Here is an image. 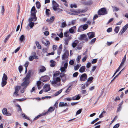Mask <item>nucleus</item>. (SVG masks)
Instances as JSON below:
<instances>
[{"instance_id":"15","label":"nucleus","mask_w":128,"mask_h":128,"mask_svg":"<svg viewBox=\"0 0 128 128\" xmlns=\"http://www.w3.org/2000/svg\"><path fill=\"white\" fill-rule=\"evenodd\" d=\"M80 98L79 94H78L72 97V100H78L80 99Z\"/></svg>"},{"instance_id":"34","label":"nucleus","mask_w":128,"mask_h":128,"mask_svg":"<svg viewBox=\"0 0 128 128\" xmlns=\"http://www.w3.org/2000/svg\"><path fill=\"white\" fill-rule=\"evenodd\" d=\"M83 27V29L84 30H86L88 28V26L87 24H84V25H82Z\"/></svg>"},{"instance_id":"41","label":"nucleus","mask_w":128,"mask_h":128,"mask_svg":"<svg viewBox=\"0 0 128 128\" xmlns=\"http://www.w3.org/2000/svg\"><path fill=\"white\" fill-rule=\"evenodd\" d=\"M126 30H125L124 29L122 28L120 31L119 32V34L120 35H122V34L126 31Z\"/></svg>"},{"instance_id":"59","label":"nucleus","mask_w":128,"mask_h":128,"mask_svg":"<svg viewBox=\"0 0 128 128\" xmlns=\"http://www.w3.org/2000/svg\"><path fill=\"white\" fill-rule=\"evenodd\" d=\"M54 16H53L50 18V19H49V20H50V22H52L54 20Z\"/></svg>"},{"instance_id":"50","label":"nucleus","mask_w":128,"mask_h":128,"mask_svg":"<svg viewBox=\"0 0 128 128\" xmlns=\"http://www.w3.org/2000/svg\"><path fill=\"white\" fill-rule=\"evenodd\" d=\"M91 64L90 62H88L87 63L86 67L87 68H90L91 66Z\"/></svg>"},{"instance_id":"18","label":"nucleus","mask_w":128,"mask_h":128,"mask_svg":"<svg viewBox=\"0 0 128 128\" xmlns=\"http://www.w3.org/2000/svg\"><path fill=\"white\" fill-rule=\"evenodd\" d=\"M88 10V8L87 7H86L84 8L82 10L79 9L78 11L80 13H84L86 12L87 10Z\"/></svg>"},{"instance_id":"42","label":"nucleus","mask_w":128,"mask_h":128,"mask_svg":"<svg viewBox=\"0 0 128 128\" xmlns=\"http://www.w3.org/2000/svg\"><path fill=\"white\" fill-rule=\"evenodd\" d=\"M4 6H2V10L1 11V13L2 14H4Z\"/></svg>"},{"instance_id":"6","label":"nucleus","mask_w":128,"mask_h":128,"mask_svg":"<svg viewBox=\"0 0 128 128\" xmlns=\"http://www.w3.org/2000/svg\"><path fill=\"white\" fill-rule=\"evenodd\" d=\"M87 78L86 74L84 73L81 76L80 78V80L81 81H84L86 80Z\"/></svg>"},{"instance_id":"53","label":"nucleus","mask_w":128,"mask_h":128,"mask_svg":"<svg viewBox=\"0 0 128 128\" xmlns=\"http://www.w3.org/2000/svg\"><path fill=\"white\" fill-rule=\"evenodd\" d=\"M99 120V118H97L96 119L93 121L92 122H91V124H94V123L96 122H97V121H98Z\"/></svg>"},{"instance_id":"3","label":"nucleus","mask_w":128,"mask_h":128,"mask_svg":"<svg viewBox=\"0 0 128 128\" xmlns=\"http://www.w3.org/2000/svg\"><path fill=\"white\" fill-rule=\"evenodd\" d=\"M21 87L20 86H17L15 88V91L14 92L13 96L14 97H17L19 95L18 93L19 90L21 88Z\"/></svg>"},{"instance_id":"38","label":"nucleus","mask_w":128,"mask_h":128,"mask_svg":"<svg viewBox=\"0 0 128 128\" xmlns=\"http://www.w3.org/2000/svg\"><path fill=\"white\" fill-rule=\"evenodd\" d=\"M66 26V22H62V24L61 27L64 28Z\"/></svg>"},{"instance_id":"14","label":"nucleus","mask_w":128,"mask_h":128,"mask_svg":"<svg viewBox=\"0 0 128 128\" xmlns=\"http://www.w3.org/2000/svg\"><path fill=\"white\" fill-rule=\"evenodd\" d=\"M36 12L37 10L36 9L35 6H33L31 10V14H36Z\"/></svg>"},{"instance_id":"46","label":"nucleus","mask_w":128,"mask_h":128,"mask_svg":"<svg viewBox=\"0 0 128 128\" xmlns=\"http://www.w3.org/2000/svg\"><path fill=\"white\" fill-rule=\"evenodd\" d=\"M41 82L40 81H38L37 82V84L38 86V89H40L39 86H40L41 84Z\"/></svg>"},{"instance_id":"9","label":"nucleus","mask_w":128,"mask_h":128,"mask_svg":"<svg viewBox=\"0 0 128 128\" xmlns=\"http://www.w3.org/2000/svg\"><path fill=\"white\" fill-rule=\"evenodd\" d=\"M60 77L61 78L62 82H64L66 81V78L65 76V74L64 73H60Z\"/></svg>"},{"instance_id":"17","label":"nucleus","mask_w":128,"mask_h":128,"mask_svg":"<svg viewBox=\"0 0 128 128\" xmlns=\"http://www.w3.org/2000/svg\"><path fill=\"white\" fill-rule=\"evenodd\" d=\"M86 67L85 66H83L80 68L79 71L81 72H85L86 69Z\"/></svg>"},{"instance_id":"16","label":"nucleus","mask_w":128,"mask_h":128,"mask_svg":"<svg viewBox=\"0 0 128 128\" xmlns=\"http://www.w3.org/2000/svg\"><path fill=\"white\" fill-rule=\"evenodd\" d=\"M79 41L78 40H76L72 44V46L73 48H74L77 46L79 43Z\"/></svg>"},{"instance_id":"54","label":"nucleus","mask_w":128,"mask_h":128,"mask_svg":"<svg viewBox=\"0 0 128 128\" xmlns=\"http://www.w3.org/2000/svg\"><path fill=\"white\" fill-rule=\"evenodd\" d=\"M94 79V78L92 77H90L87 80V82L91 81L92 80Z\"/></svg>"},{"instance_id":"35","label":"nucleus","mask_w":128,"mask_h":128,"mask_svg":"<svg viewBox=\"0 0 128 128\" xmlns=\"http://www.w3.org/2000/svg\"><path fill=\"white\" fill-rule=\"evenodd\" d=\"M119 29V27L118 26H117L115 28L114 30V31L116 33H117L118 32Z\"/></svg>"},{"instance_id":"64","label":"nucleus","mask_w":128,"mask_h":128,"mask_svg":"<svg viewBox=\"0 0 128 128\" xmlns=\"http://www.w3.org/2000/svg\"><path fill=\"white\" fill-rule=\"evenodd\" d=\"M119 126L120 125L119 124H116L114 126L113 128H118L119 127Z\"/></svg>"},{"instance_id":"5","label":"nucleus","mask_w":128,"mask_h":128,"mask_svg":"<svg viewBox=\"0 0 128 128\" xmlns=\"http://www.w3.org/2000/svg\"><path fill=\"white\" fill-rule=\"evenodd\" d=\"M79 39L80 40H84L86 42H87L88 40V37L85 34H81Z\"/></svg>"},{"instance_id":"39","label":"nucleus","mask_w":128,"mask_h":128,"mask_svg":"<svg viewBox=\"0 0 128 128\" xmlns=\"http://www.w3.org/2000/svg\"><path fill=\"white\" fill-rule=\"evenodd\" d=\"M72 88V87H71V86H69L66 90L65 92H66L67 93L69 92L71 90Z\"/></svg>"},{"instance_id":"25","label":"nucleus","mask_w":128,"mask_h":128,"mask_svg":"<svg viewBox=\"0 0 128 128\" xmlns=\"http://www.w3.org/2000/svg\"><path fill=\"white\" fill-rule=\"evenodd\" d=\"M68 58V56L67 55V54L66 53H65L62 55V59L63 60H64L66 58Z\"/></svg>"},{"instance_id":"4","label":"nucleus","mask_w":128,"mask_h":128,"mask_svg":"<svg viewBox=\"0 0 128 128\" xmlns=\"http://www.w3.org/2000/svg\"><path fill=\"white\" fill-rule=\"evenodd\" d=\"M52 4L53 8L54 11H56L58 10H60L58 7L59 5L54 0L52 1Z\"/></svg>"},{"instance_id":"19","label":"nucleus","mask_w":128,"mask_h":128,"mask_svg":"<svg viewBox=\"0 0 128 128\" xmlns=\"http://www.w3.org/2000/svg\"><path fill=\"white\" fill-rule=\"evenodd\" d=\"M51 64H50V66L51 67H54L56 64V62L53 60H51L50 61Z\"/></svg>"},{"instance_id":"29","label":"nucleus","mask_w":128,"mask_h":128,"mask_svg":"<svg viewBox=\"0 0 128 128\" xmlns=\"http://www.w3.org/2000/svg\"><path fill=\"white\" fill-rule=\"evenodd\" d=\"M34 22H30V21H29V25L30 28H33L34 26Z\"/></svg>"},{"instance_id":"60","label":"nucleus","mask_w":128,"mask_h":128,"mask_svg":"<svg viewBox=\"0 0 128 128\" xmlns=\"http://www.w3.org/2000/svg\"><path fill=\"white\" fill-rule=\"evenodd\" d=\"M34 59V56H30L29 58L30 60L32 61Z\"/></svg>"},{"instance_id":"28","label":"nucleus","mask_w":128,"mask_h":128,"mask_svg":"<svg viewBox=\"0 0 128 128\" xmlns=\"http://www.w3.org/2000/svg\"><path fill=\"white\" fill-rule=\"evenodd\" d=\"M36 7L38 8H40V2H37L36 3Z\"/></svg>"},{"instance_id":"40","label":"nucleus","mask_w":128,"mask_h":128,"mask_svg":"<svg viewBox=\"0 0 128 128\" xmlns=\"http://www.w3.org/2000/svg\"><path fill=\"white\" fill-rule=\"evenodd\" d=\"M82 110V108H81L78 110L76 113V115L80 114L81 113Z\"/></svg>"},{"instance_id":"43","label":"nucleus","mask_w":128,"mask_h":128,"mask_svg":"<svg viewBox=\"0 0 128 128\" xmlns=\"http://www.w3.org/2000/svg\"><path fill=\"white\" fill-rule=\"evenodd\" d=\"M79 12L78 10V11H75L74 12V13H72V15H78L79 13H80Z\"/></svg>"},{"instance_id":"1","label":"nucleus","mask_w":128,"mask_h":128,"mask_svg":"<svg viewBox=\"0 0 128 128\" xmlns=\"http://www.w3.org/2000/svg\"><path fill=\"white\" fill-rule=\"evenodd\" d=\"M31 70H29L27 73L26 77L24 78V89L29 84V80L30 78L31 74Z\"/></svg>"},{"instance_id":"27","label":"nucleus","mask_w":128,"mask_h":128,"mask_svg":"<svg viewBox=\"0 0 128 128\" xmlns=\"http://www.w3.org/2000/svg\"><path fill=\"white\" fill-rule=\"evenodd\" d=\"M24 100V98H22V99H14L13 100V102L14 103H15V102H16V101H19L20 102H21L22 101Z\"/></svg>"},{"instance_id":"44","label":"nucleus","mask_w":128,"mask_h":128,"mask_svg":"<svg viewBox=\"0 0 128 128\" xmlns=\"http://www.w3.org/2000/svg\"><path fill=\"white\" fill-rule=\"evenodd\" d=\"M18 68L20 72L21 73L23 70V67L22 66H19Z\"/></svg>"},{"instance_id":"11","label":"nucleus","mask_w":128,"mask_h":128,"mask_svg":"<svg viewBox=\"0 0 128 128\" xmlns=\"http://www.w3.org/2000/svg\"><path fill=\"white\" fill-rule=\"evenodd\" d=\"M2 112L3 114L4 115L9 116H10L11 115V114L10 113H8V112L7 109L6 108H4L3 109Z\"/></svg>"},{"instance_id":"22","label":"nucleus","mask_w":128,"mask_h":128,"mask_svg":"<svg viewBox=\"0 0 128 128\" xmlns=\"http://www.w3.org/2000/svg\"><path fill=\"white\" fill-rule=\"evenodd\" d=\"M76 26H74L70 28L69 30L70 32L71 33H73L74 32V29H76Z\"/></svg>"},{"instance_id":"32","label":"nucleus","mask_w":128,"mask_h":128,"mask_svg":"<svg viewBox=\"0 0 128 128\" xmlns=\"http://www.w3.org/2000/svg\"><path fill=\"white\" fill-rule=\"evenodd\" d=\"M36 44L38 48L39 49H40L41 48V46L39 44V42L38 41L36 42Z\"/></svg>"},{"instance_id":"13","label":"nucleus","mask_w":128,"mask_h":128,"mask_svg":"<svg viewBox=\"0 0 128 128\" xmlns=\"http://www.w3.org/2000/svg\"><path fill=\"white\" fill-rule=\"evenodd\" d=\"M14 104L16 107H18L17 108V109L18 111L19 112L20 111V112H22V111L20 106L18 104L16 103H14Z\"/></svg>"},{"instance_id":"33","label":"nucleus","mask_w":128,"mask_h":128,"mask_svg":"<svg viewBox=\"0 0 128 128\" xmlns=\"http://www.w3.org/2000/svg\"><path fill=\"white\" fill-rule=\"evenodd\" d=\"M62 89L59 91L56 92L54 94L55 96H56L60 93L62 91Z\"/></svg>"},{"instance_id":"7","label":"nucleus","mask_w":128,"mask_h":128,"mask_svg":"<svg viewBox=\"0 0 128 128\" xmlns=\"http://www.w3.org/2000/svg\"><path fill=\"white\" fill-rule=\"evenodd\" d=\"M37 18L36 14H31V17L29 19V21L32 22L33 21H35L37 20Z\"/></svg>"},{"instance_id":"57","label":"nucleus","mask_w":128,"mask_h":128,"mask_svg":"<svg viewBox=\"0 0 128 128\" xmlns=\"http://www.w3.org/2000/svg\"><path fill=\"white\" fill-rule=\"evenodd\" d=\"M112 30V28H110L108 29L107 30V32H111Z\"/></svg>"},{"instance_id":"47","label":"nucleus","mask_w":128,"mask_h":128,"mask_svg":"<svg viewBox=\"0 0 128 128\" xmlns=\"http://www.w3.org/2000/svg\"><path fill=\"white\" fill-rule=\"evenodd\" d=\"M70 38H66L65 39V41L66 44H68V42L70 40Z\"/></svg>"},{"instance_id":"23","label":"nucleus","mask_w":128,"mask_h":128,"mask_svg":"<svg viewBox=\"0 0 128 128\" xmlns=\"http://www.w3.org/2000/svg\"><path fill=\"white\" fill-rule=\"evenodd\" d=\"M7 82V80H2V82L1 83V85L2 87H4L6 84Z\"/></svg>"},{"instance_id":"49","label":"nucleus","mask_w":128,"mask_h":128,"mask_svg":"<svg viewBox=\"0 0 128 128\" xmlns=\"http://www.w3.org/2000/svg\"><path fill=\"white\" fill-rule=\"evenodd\" d=\"M10 35H9L5 38V40H4V42L5 43H6L7 42V40L9 39V38L10 37Z\"/></svg>"},{"instance_id":"61","label":"nucleus","mask_w":128,"mask_h":128,"mask_svg":"<svg viewBox=\"0 0 128 128\" xmlns=\"http://www.w3.org/2000/svg\"><path fill=\"white\" fill-rule=\"evenodd\" d=\"M126 60V59L123 58L122 60V62L120 64L123 65Z\"/></svg>"},{"instance_id":"10","label":"nucleus","mask_w":128,"mask_h":128,"mask_svg":"<svg viewBox=\"0 0 128 128\" xmlns=\"http://www.w3.org/2000/svg\"><path fill=\"white\" fill-rule=\"evenodd\" d=\"M50 78L48 76H45L41 78V80L44 82H46L50 80Z\"/></svg>"},{"instance_id":"20","label":"nucleus","mask_w":128,"mask_h":128,"mask_svg":"<svg viewBox=\"0 0 128 128\" xmlns=\"http://www.w3.org/2000/svg\"><path fill=\"white\" fill-rule=\"evenodd\" d=\"M19 40L20 41V43H21L24 41V35H22L20 37Z\"/></svg>"},{"instance_id":"31","label":"nucleus","mask_w":128,"mask_h":128,"mask_svg":"<svg viewBox=\"0 0 128 128\" xmlns=\"http://www.w3.org/2000/svg\"><path fill=\"white\" fill-rule=\"evenodd\" d=\"M55 109L54 107H50L48 110V111L50 112L54 111Z\"/></svg>"},{"instance_id":"24","label":"nucleus","mask_w":128,"mask_h":128,"mask_svg":"<svg viewBox=\"0 0 128 128\" xmlns=\"http://www.w3.org/2000/svg\"><path fill=\"white\" fill-rule=\"evenodd\" d=\"M8 79V77L7 75L5 73H4L2 78V80H7Z\"/></svg>"},{"instance_id":"2","label":"nucleus","mask_w":128,"mask_h":128,"mask_svg":"<svg viewBox=\"0 0 128 128\" xmlns=\"http://www.w3.org/2000/svg\"><path fill=\"white\" fill-rule=\"evenodd\" d=\"M98 14L99 15H103L106 14L107 12L105 8H102L99 10L98 11Z\"/></svg>"},{"instance_id":"55","label":"nucleus","mask_w":128,"mask_h":128,"mask_svg":"<svg viewBox=\"0 0 128 128\" xmlns=\"http://www.w3.org/2000/svg\"><path fill=\"white\" fill-rule=\"evenodd\" d=\"M88 57L87 55H86L82 59V61L83 62H84L86 61V58Z\"/></svg>"},{"instance_id":"26","label":"nucleus","mask_w":128,"mask_h":128,"mask_svg":"<svg viewBox=\"0 0 128 128\" xmlns=\"http://www.w3.org/2000/svg\"><path fill=\"white\" fill-rule=\"evenodd\" d=\"M84 30L83 29V27L81 25L78 28V32H80Z\"/></svg>"},{"instance_id":"12","label":"nucleus","mask_w":128,"mask_h":128,"mask_svg":"<svg viewBox=\"0 0 128 128\" xmlns=\"http://www.w3.org/2000/svg\"><path fill=\"white\" fill-rule=\"evenodd\" d=\"M87 34L88 37L89 39H90L95 37V34L94 32H89Z\"/></svg>"},{"instance_id":"30","label":"nucleus","mask_w":128,"mask_h":128,"mask_svg":"<svg viewBox=\"0 0 128 128\" xmlns=\"http://www.w3.org/2000/svg\"><path fill=\"white\" fill-rule=\"evenodd\" d=\"M60 70L61 72L65 73L66 72V69L63 67H61L60 68Z\"/></svg>"},{"instance_id":"37","label":"nucleus","mask_w":128,"mask_h":128,"mask_svg":"<svg viewBox=\"0 0 128 128\" xmlns=\"http://www.w3.org/2000/svg\"><path fill=\"white\" fill-rule=\"evenodd\" d=\"M50 11V10L49 9H46V14L48 16H49L50 15V13L49 12Z\"/></svg>"},{"instance_id":"8","label":"nucleus","mask_w":128,"mask_h":128,"mask_svg":"<svg viewBox=\"0 0 128 128\" xmlns=\"http://www.w3.org/2000/svg\"><path fill=\"white\" fill-rule=\"evenodd\" d=\"M38 73H42L45 72L46 70L45 67L43 66H40L38 67Z\"/></svg>"},{"instance_id":"36","label":"nucleus","mask_w":128,"mask_h":128,"mask_svg":"<svg viewBox=\"0 0 128 128\" xmlns=\"http://www.w3.org/2000/svg\"><path fill=\"white\" fill-rule=\"evenodd\" d=\"M80 64H77L76 66H75L74 67V69L75 70H78V68H79L80 67Z\"/></svg>"},{"instance_id":"45","label":"nucleus","mask_w":128,"mask_h":128,"mask_svg":"<svg viewBox=\"0 0 128 128\" xmlns=\"http://www.w3.org/2000/svg\"><path fill=\"white\" fill-rule=\"evenodd\" d=\"M44 86L45 88H48V90H47V91H48L50 90V86L48 84H45L44 85Z\"/></svg>"},{"instance_id":"58","label":"nucleus","mask_w":128,"mask_h":128,"mask_svg":"<svg viewBox=\"0 0 128 128\" xmlns=\"http://www.w3.org/2000/svg\"><path fill=\"white\" fill-rule=\"evenodd\" d=\"M57 48V46L56 45H54L52 46L53 50H56Z\"/></svg>"},{"instance_id":"51","label":"nucleus","mask_w":128,"mask_h":128,"mask_svg":"<svg viewBox=\"0 0 128 128\" xmlns=\"http://www.w3.org/2000/svg\"><path fill=\"white\" fill-rule=\"evenodd\" d=\"M81 58V56H78L76 60V62L78 63H79L80 61V60Z\"/></svg>"},{"instance_id":"21","label":"nucleus","mask_w":128,"mask_h":128,"mask_svg":"<svg viewBox=\"0 0 128 128\" xmlns=\"http://www.w3.org/2000/svg\"><path fill=\"white\" fill-rule=\"evenodd\" d=\"M92 4V2L91 0H89L88 1L84 2V4L87 6H89Z\"/></svg>"},{"instance_id":"62","label":"nucleus","mask_w":128,"mask_h":128,"mask_svg":"<svg viewBox=\"0 0 128 128\" xmlns=\"http://www.w3.org/2000/svg\"><path fill=\"white\" fill-rule=\"evenodd\" d=\"M59 75V72H56L54 74V76H57Z\"/></svg>"},{"instance_id":"52","label":"nucleus","mask_w":128,"mask_h":128,"mask_svg":"<svg viewBox=\"0 0 128 128\" xmlns=\"http://www.w3.org/2000/svg\"><path fill=\"white\" fill-rule=\"evenodd\" d=\"M128 28V24H126V25L123 27L122 28L126 30Z\"/></svg>"},{"instance_id":"63","label":"nucleus","mask_w":128,"mask_h":128,"mask_svg":"<svg viewBox=\"0 0 128 128\" xmlns=\"http://www.w3.org/2000/svg\"><path fill=\"white\" fill-rule=\"evenodd\" d=\"M97 59H93L92 62V64H95L97 62Z\"/></svg>"},{"instance_id":"56","label":"nucleus","mask_w":128,"mask_h":128,"mask_svg":"<svg viewBox=\"0 0 128 128\" xmlns=\"http://www.w3.org/2000/svg\"><path fill=\"white\" fill-rule=\"evenodd\" d=\"M96 38H93L91 40L90 42V43L91 44H93L96 41Z\"/></svg>"},{"instance_id":"48","label":"nucleus","mask_w":128,"mask_h":128,"mask_svg":"<svg viewBox=\"0 0 128 128\" xmlns=\"http://www.w3.org/2000/svg\"><path fill=\"white\" fill-rule=\"evenodd\" d=\"M70 6L72 8L73 7L76 8L77 7V6L76 4H70Z\"/></svg>"}]
</instances>
